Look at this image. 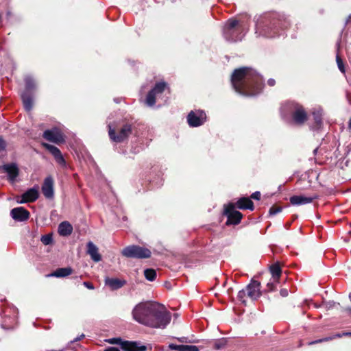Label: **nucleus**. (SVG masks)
Returning <instances> with one entry per match:
<instances>
[{
    "label": "nucleus",
    "instance_id": "nucleus-1",
    "mask_svg": "<svg viewBox=\"0 0 351 351\" xmlns=\"http://www.w3.org/2000/svg\"><path fill=\"white\" fill-rule=\"evenodd\" d=\"M132 313L135 321L152 328H164L171 321L170 313L165 306L157 302H140Z\"/></svg>",
    "mask_w": 351,
    "mask_h": 351
},
{
    "label": "nucleus",
    "instance_id": "nucleus-2",
    "mask_svg": "<svg viewBox=\"0 0 351 351\" xmlns=\"http://www.w3.org/2000/svg\"><path fill=\"white\" fill-rule=\"evenodd\" d=\"M232 85L238 93L244 96H253L262 90V77L250 68L236 69L232 75Z\"/></svg>",
    "mask_w": 351,
    "mask_h": 351
},
{
    "label": "nucleus",
    "instance_id": "nucleus-3",
    "mask_svg": "<svg viewBox=\"0 0 351 351\" xmlns=\"http://www.w3.org/2000/svg\"><path fill=\"white\" fill-rule=\"evenodd\" d=\"M284 16L276 13L265 14L258 17L256 23V33L265 37L273 38L278 35V26L287 27Z\"/></svg>",
    "mask_w": 351,
    "mask_h": 351
},
{
    "label": "nucleus",
    "instance_id": "nucleus-4",
    "mask_svg": "<svg viewBox=\"0 0 351 351\" xmlns=\"http://www.w3.org/2000/svg\"><path fill=\"white\" fill-rule=\"evenodd\" d=\"M242 30L243 27L240 25L239 21L231 19L224 25L223 29V37L229 42L241 40L242 39L241 35Z\"/></svg>",
    "mask_w": 351,
    "mask_h": 351
},
{
    "label": "nucleus",
    "instance_id": "nucleus-5",
    "mask_svg": "<svg viewBox=\"0 0 351 351\" xmlns=\"http://www.w3.org/2000/svg\"><path fill=\"white\" fill-rule=\"evenodd\" d=\"M121 254L127 258L143 259L149 258L152 252L148 248L132 245L123 248Z\"/></svg>",
    "mask_w": 351,
    "mask_h": 351
},
{
    "label": "nucleus",
    "instance_id": "nucleus-6",
    "mask_svg": "<svg viewBox=\"0 0 351 351\" xmlns=\"http://www.w3.org/2000/svg\"><path fill=\"white\" fill-rule=\"evenodd\" d=\"M25 90L21 94V98L23 100V106L25 109L27 111H30L33 106V99L31 93V90L34 89L35 83L34 80L29 77L27 76L25 78Z\"/></svg>",
    "mask_w": 351,
    "mask_h": 351
},
{
    "label": "nucleus",
    "instance_id": "nucleus-7",
    "mask_svg": "<svg viewBox=\"0 0 351 351\" xmlns=\"http://www.w3.org/2000/svg\"><path fill=\"white\" fill-rule=\"evenodd\" d=\"M166 87L167 84L164 82L157 83L154 88L149 92L146 98V104L149 106H154Z\"/></svg>",
    "mask_w": 351,
    "mask_h": 351
},
{
    "label": "nucleus",
    "instance_id": "nucleus-8",
    "mask_svg": "<svg viewBox=\"0 0 351 351\" xmlns=\"http://www.w3.org/2000/svg\"><path fill=\"white\" fill-rule=\"evenodd\" d=\"M289 108L292 111L293 119L296 124L300 125L306 121V113L301 106L292 102L289 104Z\"/></svg>",
    "mask_w": 351,
    "mask_h": 351
},
{
    "label": "nucleus",
    "instance_id": "nucleus-9",
    "mask_svg": "<svg viewBox=\"0 0 351 351\" xmlns=\"http://www.w3.org/2000/svg\"><path fill=\"white\" fill-rule=\"evenodd\" d=\"M206 116L202 110H192L187 117V121L191 127L202 125L206 121Z\"/></svg>",
    "mask_w": 351,
    "mask_h": 351
},
{
    "label": "nucleus",
    "instance_id": "nucleus-10",
    "mask_svg": "<svg viewBox=\"0 0 351 351\" xmlns=\"http://www.w3.org/2000/svg\"><path fill=\"white\" fill-rule=\"evenodd\" d=\"M224 214L228 217V220L226 221L227 225L238 224L240 223L242 218V214L240 212L235 210L234 206L232 204H230L225 208Z\"/></svg>",
    "mask_w": 351,
    "mask_h": 351
},
{
    "label": "nucleus",
    "instance_id": "nucleus-11",
    "mask_svg": "<svg viewBox=\"0 0 351 351\" xmlns=\"http://www.w3.org/2000/svg\"><path fill=\"white\" fill-rule=\"evenodd\" d=\"M132 132V127L130 125H125L120 130L117 135L115 132L110 127L109 128V136L113 141L120 143L126 139Z\"/></svg>",
    "mask_w": 351,
    "mask_h": 351
},
{
    "label": "nucleus",
    "instance_id": "nucleus-12",
    "mask_svg": "<svg viewBox=\"0 0 351 351\" xmlns=\"http://www.w3.org/2000/svg\"><path fill=\"white\" fill-rule=\"evenodd\" d=\"M43 137L52 143L60 144L64 142V138L62 132L57 128L47 130L44 132Z\"/></svg>",
    "mask_w": 351,
    "mask_h": 351
},
{
    "label": "nucleus",
    "instance_id": "nucleus-13",
    "mask_svg": "<svg viewBox=\"0 0 351 351\" xmlns=\"http://www.w3.org/2000/svg\"><path fill=\"white\" fill-rule=\"evenodd\" d=\"M43 146L53 156L57 163H58L62 167L66 166V161L60 150L58 147L46 143H43Z\"/></svg>",
    "mask_w": 351,
    "mask_h": 351
},
{
    "label": "nucleus",
    "instance_id": "nucleus-14",
    "mask_svg": "<svg viewBox=\"0 0 351 351\" xmlns=\"http://www.w3.org/2000/svg\"><path fill=\"white\" fill-rule=\"evenodd\" d=\"M42 192L44 196L47 199H51L54 195L53 180L52 177H47L42 185Z\"/></svg>",
    "mask_w": 351,
    "mask_h": 351
},
{
    "label": "nucleus",
    "instance_id": "nucleus-15",
    "mask_svg": "<svg viewBox=\"0 0 351 351\" xmlns=\"http://www.w3.org/2000/svg\"><path fill=\"white\" fill-rule=\"evenodd\" d=\"M260 287L261 283L259 282L252 280L246 287L247 296L252 300L258 299L261 295Z\"/></svg>",
    "mask_w": 351,
    "mask_h": 351
},
{
    "label": "nucleus",
    "instance_id": "nucleus-16",
    "mask_svg": "<svg viewBox=\"0 0 351 351\" xmlns=\"http://www.w3.org/2000/svg\"><path fill=\"white\" fill-rule=\"evenodd\" d=\"M11 217L17 221H24L29 219V212L23 207H17L11 210Z\"/></svg>",
    "mask_w": 351,
    "mask_h": 351
},
{
    "label": "nucleus",
    "instance_id": "nucleus-17",
    "mask_svg": "<svg viewBox=\"0 0 351 351\" xmlns=\"http://www.w3.org/2000/svg\"><path fill=\"white\" fill-rule=\"evenodd\" d=\"M38 187H34L25 192L21 196V200L18 201V202L20 204L33 202L38 198Z\"/></svg>",
    "mask_w": 351,
    "mask_h": 351
},
{
    "label": "nucleus",
    "instance_id": "nucleus-18",
    "mask_svg": "<svg viewBox=\"0 0 351 351\" xmlns=\"http://www.w3.org/2000/svg\"><path fill=\"white\" fill-rule=\"evenodd\" d=\"M317 196L306 197L304 195H293L290 197V202L293 206H300L311 203Z\"/></svg>",
    "mask_w": 351,
    "mask_h": 351
},
{
    "label": "nucleus",
    "instance_id": "nucleus-19",
    "mask_svg": "<svg viewBox=\"0 0 351 351\" xmlns=\"http://www.w3.org/2000/svg\"><path fill=\"white\" fill-rule=\"evenodd\" d=\"M270 271L272 275L274 282H269L267 284V287H268L269 290L272 291L274 289V283L278 282V278H280V276L281 275L282 270H281L280 265L278 263H275L270 267Z\"/></svg>",
    "mask_w": 351,
    "mask_h": 351
},
{
    "label": "nucleus",
    "instance_id": "nucleus-20",
    "mask_svg": "<svg viewBox=\"0 0 351 351\" xmlns=\"http://www.w3.org/2000/svg\"><path fill=\"white\" fill-rule=\"evenodd\" d=\"M126 282L123 280L114 278H106L105 279L106 285L108 286L112 290H117L125 285Z\"/></svg>",
    "mask_w": 351,
    "mask_h": 351
},
{
    "label": "nucleus",
    "instance_id": "nucleus-21",
    "mask_svg": "<svg viewBox=\"0 0 351 351\" xmlns=\"http://www.w3.org/2000/svg\"><path fill=\"white\" fill-rule=\"evenodd\" d=\"M87 253L95 262L101 261V257L98 252V247L91 241L87 243Z\"/></svg>",
    "mask_w": 351,
    "mask_h": 351
},
{
    "label": "nucleus",
    "instance_id": "nucleus-22",
    "mask_svg": "<svg viewBox=\"0 0 351 351\" xmlns=\"http://www.w3.org/2000/svg\"><path fill=\"white\" fill-rule=\"evenodd\" d=\"M3 169L8 175V178L11 182H14L16 178L19 175V169L14 164L5 165L3 166Z\"/></svg>",
    "mask_w": 351,
    "mask_h": 351
},
{
    "label": "nucleus",
    "instance_id": "nucleus-23",
    "mask_svg": "<svg viewBox=\"0 0 351 351\" xmlns=\"http://www.w3.org/2000/svg\"><path fill=\"white\" fill-rule=\"evenodd\" d=\"M237 206L239 209H250L251 210L254 209V204L252 201L247 197H242L239 199L237 202Z\"/></svg>",
    "mask_w": 351,
    "mask_h": 351
},
{
    "label": "nucleus",
    "instance_id": "nucleus-24",
    "mask_svg": "<svg viewBox=\"0 0 351 351\" xmlns=\"http://www.w3.org/2000/svg\"><path fill=\"white\" fill-rule=\"evenodd\" d=\"M72 269L71 267L58 268L53 273L48 275V276H53L56 278L66 277L72 274Z\"/></svg>",
    "mask_w": 351,
    "mask_h": 351
},
{
    "label": "nucleus",
    "instance_id": "nucleus-25",
    "mask_svg": "<svg viewBox=\"0 0 351 351\" xmlns=\"http://www.w3.org/2000/svg\"><path fill=\"white\" fill-rule=\"evenodd\" d=\"M73 228L67 221H63L58 226V233L62 236H68L71 234Z\"/></svg>",
    "mask_w": 351,
    "mask_h": 351
},
{
    "label": "nucleus",
    "instance_id": "nucleus-26",
    "mask_svg": "<svg viewBox=\"0 0 351 351\" xmlns=\"http://www.w3.org/2000/svg\"><path fill=\"white\" fill-rule=\"evenodd\" d=\"M169 348L178 351H199L196 346L169 344Z\"/></svg>",
    "mask_w": 351,
    "mask_h": 351
},
{
    "label": "nucleus",
    "instance_id": "nucleus-27",
    "mask_svg": "<svg viewBox=\"0 0 351 351\" xmlns=\"http://www.w3.org/2000/svg\"><path fill=\"white\" fill-rule=\"evenodd\" d=\"M313 116L315 123V129H319L322 124V110H317L313 111Z\"/></svg>",
    "mask_w": 351,
    "mask_h": 351
},
{
    "label": "nucleus",
    "instance_id": "nucleus-28",
    "mask_svg": "<svg viewBox=\"0 0 351 351\" xmlns=\"http://www.w3.org/2000/svg\"><path fill=\"white\" fill-rule=\"evenodd\" d=\"M343 336H351V332H343L342 334L337 333V334H336L334 336L326 337V338H324V339H318V340H317L315 341L310 342L308 344L311 345V344H313V343H321V342H324V341H330V340H332L335 338H337V337L339 338V337H341Z\"/></svg>",
    "mask_w": 351,
    "mask_h": 351
},
{
    "label": "nucleus",
    "instance_id": "nucleus-29",
    "mask_svg": "<svg viewBox=\"0 0 351 351\" xmlns=\"http://www.w3.org/2000/svg\"><path fill=\"white\" fill-rule=\"evenodd\" d=\"M145 278L149 281H153L156 277V271L154 269H146L144 271Z\"/></svg>",
    "mask_w": 351,
    "mask_h": 351
},
{
    "label": "nucleus",
    "instance_id": "nucleus-30",
    "mask_svg": "<svg viewBox=\"0 0 351 351\" xmlns=\"http://www.w3.org/2000/svg\"><path fill=\"white\" fill-rule=\"evenodd\" d=\"M40 240L44 245H47L52 243L53 239L51 234H45L42 236Z\"/></svg>",
    "mask_w": 351,
    "mask_h": 351
},
{
    "label": "nucleus",
    "instance_id": "nucleus-31",
    "mask_svg": "<svg viewBox=\"0 0 351 351\" xmlns=\"http://www.w3.org/2000/svg\"><path fill=\"white\" fill-rule=\"evenodd\" d=\"M282 208L280 206H273L269 209V214L271 215H276L277 213L281 212Z\"/></svg>",
    "mask_w": 351,
    "mask_h": 351
},
{
    "label": "nucleus",
    "instance_id": "nucleus-32",
    "mask_svg": "<svg viewBox=\"0 0 351 351\" xmlns=\"http://www.w3.org/2000/svg\"><path fill=\"white\" fill-rule=\"evenodd\" d=\"M246 291L245 290H241L238 293V298L242 301L243 302H245V297L246 295Z\"/></svg>",
    "mask_w": 351,
    "mask_h": 351
},
{
    "label": "nucleus",
    "instance_id": "nucleus-33",
    "mask_svg": "<svg viewBox=\"0 0 351 351\" xmlns=\"http://www.w3.org/2000/svg\"><path fill=\"white\" fill-rule=\"evenodd\" d=\"M336 60L339 69L340 71H343V66L341 58L339 56H337Z\"/></svg>",
    "mask_w": 351,
    "mask_h": 351
},
{
    "label": "nucleus",
    "instance_id": "nucleus-34",
    "mask_svg": "<svg viewBox=\"0 0 351 351\" xmlns=\"http://www.w3.org/2000/svg\"><path fill=\"white\" fill-rule=\"evenodd\" d=\"M251 197L252 199L258 200L261 198V193L258 191H256L252 194Z\"/></svg>",
    "mask_w": 351,
    "mask_h": 351
},
{
    "label": "nucleus",
    "instance_id": "nucleus-35",
    "mask_svg": "<svg viewBox=\"0 0 351 351\" xmlns=\"http://www.w3.org/2000/svg\"><path fill=\"white\" fill-rule=\"evenodd\" d=\"M107 341L110 343H116V344H118L119 343V342L121 341V339H119V338H112V339H109L107 340Z\"/></svg>",
    "mask_w": 351,
    "mask_h": 351
},
{
    "label": "nucleus",
    "instance_id": "nucleus-36",
    "mask_svg": "<svg viewBox=\"0 0 351 351\" xmlns=\"http://www.w3.org/2000/svg\"><path fill=\"white\" fill-rule=\"evenodd\" d=\"M83 285L88 289H94L93 285L89 282H84Z\"/></svg>",
    "mask_w": 351,
    "mask_h": 351
},
{
    "label": "nucleus",
    "instance_id": "nucleus-37",
    "mask_svg": "<svg viewBox=\"0 0 351 351\" xmlns=\"http://www.w3.org/2000/svg\"><path fill=\"white\" fill-rule=\"evenodd\" d=\"M288 293V290L287 289H282L280 291V294L282 297H287Z\"/></svg>",
    "mask_w": 351,
    "mask_h": 351
},
{
    "label": "nucleus",
    "instance_id": "nucleus-38",
    "mask_svg": "<svg viewBox=\"0 0 351 351\" xmlns=\"http://www.w3.org/2000/svg\"><path fill=\"white\" fill-rule=\"evenodd\" d=\"M5 147V142L3 139L0 138V152L3 150Z\"/></svg>",
    "mask_w": 351,
    "mask_h": 351
},
{
    "label": "nucleus",
    "instance_id": "nucleus-39",
    "mask_svg": "<svg viewBox=\"0 0 351 351\" xmlns=\"http://www.w3.org/2000/svg\"><path fill=\"white\" fill-rule=\"evenodd\" d=\"M275 80L274 79H269L268 81H267V84L270 86H274L275 84Z\"/></svg>",
    "mask_w": 351,
    "mask_h": 351
},
{
    "label": "nucleus",
    "instance_id": "nucleus-40",
    "mask_svg": "<svg viewBox=\"0 0 351 351\" xmlns=\"http://www.w3.org/2000/svg\"><path fill=\"white\" fill-rule=\"evenodd\" d=\"M105 351H120L118 348L114 347H110L105 350Z\"/></svg>",
    "mask_w": 351,
    "mask_h": 351
},
{
    "label": "nucleus",
    "instance_id": "nucleus-41",
    "mask_svg": "<svg viewBox=\"0 0 351 351\" xmlns=\"http://www.w3.org/2000/svg\"><path fill=\"white\" fill-rule=\"evenodd\" d=\"M145 349H146V347H145V346H143L140 347V348L138 349V351H144V350H145Z\"/></svg>",
    "mask_w": 351,
    "mask_h": 351
},
{
    "label": "nucleus",
    "instance_id": "nucleus-42",
    "mask_svg": "<svg viewBox=\"0 0 351 351\" xmlns=\"http://www.w3.org/2000/svg\"><path fill=\"white\" fill-rule=\"evenodd\" d=\"M186 338L185 337H182V338H179L178 339V341H180V342H185Z\"/></svg>",
    "mask_w": 351,
    "mask_h": 351
},
{
    "label": "nucleus",
    "instance_id": "nucleus-43",
    "mask_svg": "<svg viewBox=\"0 0 351 351\" xmlns=\"http://www.w3.org/2000/svg\"><path fill=\"white\" fill-rule=\"evenodd\" d=\"M84 337V335H82L80 337L76 338V339H75V341H78V340H80L81 338H82V337Z\"/></svg>",
    "mask_w": 351,
    "mask_h": 351
},
{
    "label": "nucleus",
    "instance_id": "nucleus-44",
    "mask_svg": "<svg viewBox=\"0 0 351 351\" xmlns=\"http://www.w3.org/2000/svg\"><path fill=\"white\" fill-rule=\"evenodd\" d=\"M348 127H349V128L351 130V118H350V120H349Z\"/></svg>",
    "mask_w": 351,
    "mask_h": 351
},
{
    "label": "nucleus",
    "instance_id": "nucleus-45",
    "mask_svg": "<svg viewBox=\"0 0 351 351\" xmlns=\"http://www.w3.org/2000/svg\"><path fill=\"white\" fill-rule=\"evenodd\" d=\"M349 299H350V300L351 302V293H350V294H349Z\"/></svg>",
    "mask_w": 351,
    "mask_h": 351
},
{
    "label": "nucleus",
    "instance_id": "nucleus-46",
    "mask_svg": "<svg viewBox=\"0 0 351 351\" xmlns=\"http://www.w3.org/2000/svg\"><path fill=\"white\" fill-rule=\"evenodd\" d=\"M125 345H126V343L124 345H123V348L126 349L127 348L125 347Z\"/></svg>",
    "mask_w": 351,
    "mask_h": 351
},
{
    "label": "nucleus",
    "instance_id": "nucleus-47",
    "mask_svg": "<svg viewBox=\"0 0 351 351\" xmlns=\"http://www.w3.org/2000/svg\"><path fill=\"white\" fill-rule=\"evenodd\" d=\"M348 311L349 312H351V308H348Z\"/></svg>",
    "mask_w": 351,
    "mask_h": 351
}]
</instances>
